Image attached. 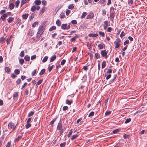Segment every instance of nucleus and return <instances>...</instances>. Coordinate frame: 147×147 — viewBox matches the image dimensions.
Returning <instances> with one entry per match:
<instances>
[{"label":"nucleus","mask_w":147,"mask_h":147,"mask_svg":"<svg viewBox=\"0 0 147 147\" xmlns=\"http://www.w3.org/2000/svg\"><path fill=\"white\" fill-rule=\"evenodd\" d=\"M45 28V27L44 24L41 25L38 28V31L37 33V36H39L40 37L41 35L43 32Z\"/></svg>","instance_id":"nucleus-1"},{"label":"nucleus","mask_w":147,"mask_h":147,"mask_svg":"<svg viewBox=\"0 0 147 147\" xmlns=\"http://www.w3.org/2000/svg\"><path fill=\"white\" fill-rule=\"evenodd\" d=\"M57 130L60 131V135H62L64 131V130L63 129L62 125L61 122H59L58 123L57 127Z\"/></svg>","instance_id":"nucleus-2"},{"label":"nucleus","mask_w":147,"mask_h":147,"mask_svg":"<svg viewBox=\"0 0 147 147\" xmlns=\"http://www.w3.org/2000/svg\"><path fill=\"white\" fill-rule=\"evenodd\" d=\"M112 70L111 69H108L106 72V74L105 75H106V79L108 80L111 77V74L112 73Z\"/></svg>","instance_id":"nucleus-3"},{"label":"nucleus","mask_w":147,"mask_h":147,"mask_svg":"<svg viewBox=\"0 0 147 147\" xmlns=\"http://www.w3.org/2000/svg\"><path fill=\"white\" fill-rule=\"evenodd\" d=\"M16 125L12 123H9L8 125V128L9 129H12L13 131L16 128Z\"/></svg>","instance_id":"nucleus-4"},{"label":"nucleus","mask_w":147,"mask_h":147,"mask_svg":"<svg viewBox=\"0 0 147 147\" xmlns=\"http://www.w3.org/2000/svg\"><path fill=\"white\" fill-rule=\"evenodd\" d=\"M100 54L103 57H105V59L107 58V52L106 50H105L101 51Z\"/></svg>","instance_id":"nucleus-5"},{"label":"nucleus","mask_w":147,"mask_h":147,"mask_svg":"<svg viewBox=\"0 0 147 147\" xmlns=\"http://www.w3.org/2000/svg\"><path fill=\"white\" fill-rule=\"evenodd\" d=\"M103 26L105 30H106L108 26V25L109 24L108 22L107 21H106L104 22Z\"/></svg>","instance_id":"nucleus-6"},{"label":"nucleus","mask_w":147,"mask_h":147,"mask_svg":"<svg viewBox=\"0 0 147 147\" xmlns=\"http://www.w3.org/2000/svg\"><path fill=\"white\" fill-rule=\"evenodd\" d=\"M105 46V45L102 42L101 44H98V47L99 49L100 50L103 49Z\"/></svg>","instance_id":"nucleus-7"},{"label":"nucleus","mask_w":147,"mask_h":147,"mask_svg":"<svg viewBox=\"0 0 147 147\" xmlns=\"http://www.w3.org/2000/svg\"><path fill=\"white\" fill-rule=\"evenodd\" d=\"M94 16V15L92 13H90L87 16V19L93 18Z\"/></svg>","instance_id":"nucleus-8"},{"label":"nucleus","mask_w":147,"mask_h":147,"mask_svg":"<svg viewBox=\"0 0 147 147\" xmlns=\"http://www.w3.org/2000/svg\"><path fill=\"white\" fill-rule=\"evenodd\" d=\"M7 15L5 13L4 14L2 15L1 17V18L2 20L3 21H4L5 20V18L7 17Z\"/></svg>","instance_id":"nucleus-9"},{"label":"nucleus","mask_w":147,"mask_h":147,"mask_svg":"<svg viewBox=\"0 0 147 147\" xmlns=\"http://www.w3.org/2000/svg\"><path fill=\"white\" fill-rule=\"evenodd\" d=\"M67 26V24H63L61 25V28L62 29H63V30L66 29Z\"/></svg>","instance_id":"nucleus-10"},{"label":"nucleus","mask_w":147,"mask_h":147,"mask_svg":"<svg viewBox=\"0 0 147 147\" xmlns=\"http://www.w3.org/2000/svg\"><path fill=\"white\" fill-rule=\"evenodd\" d=\"M45 7L44 6L42 9L40 10V14H42L45 11Z\"/></svg>","instance_id":"nucleus-11"},{"label":"nucleus","mask_w":147,"mask_h":147,"mask_svg":"<svg viewBox=\"0 0 147 147\" xmlns=\"http://www.w3.org/2000/svg\"><path fill=\"white\" fill-rule=\"evenodd\" d=\"M88 35L90 37H96L98 36V35L96 34H90Z\"/></svg>","instance_id":"nucleus-12"},{"label":"nucleus","mask_w":147,"mask_h":147,"mask_svg":"<svg viewBox=\"0 0 147 147\" xmlns=\"http://www.w3.org/2000/svg\"><path fill=\"white\" fill-rule=\"evenodd\" d=\"M30 0H22L21 2V6L25 4L26 3H28Z\"/></svg>","instance_id":"nucleus-13"},{"label":"nucleus","mask_w":147,"mask_h":147,"mask_svg":"<svg viewBox=\"0 0 147 147\" xmlns=\"http://www.w3.org/2000/svg\"><path fill=\"white\" fill-rule=\"evenodd\" d=\"M29 15L27 13L25 14H24L22 15V18L24 19H26Z\"/></svg>","instance_id":"nucleus-14"},{"label":"nucleus","mask_w":147,"mask_h":147,"mask_svg":"<svg viewBox=\"0 0 147 147\" xmlns=\"http://www.w3.org/2000/svg\"><path fill=\"white\" fill-rule=\"evenodd\" d=\"M41 1L40 0H36L35 3L36 5H39L41 4Z\"/></svg>","instance_id":"nucleus-15"},{"label":"nucleus","mask_w":147,"mask_h":147,"mask_svg":"<svg viewBox=\"0 0 147 147\" xmlns=\"http://www.w3.org/2000/svg\"><path fill=\"white\" fill-rule=\"evenodd\" d=\"M56 56L55 55H54L53 57H51L50 59V62L53 61L56 58Z\"/></svg>","instance_id":"nucleus-16"},{"label":"nucleus","mask_w":147,"mask_h":147,"mask_svg":"<svg viewBox=\"0 0 147 147\" xmlns=\"http://www.w3.org/2000/svg\"><path fill=\"white\" fill-rule=\"evenodd\" d=\"M24 59L26 61H29L30 60V57L28 55H26L24 57Z\"/></svg>","instance_id":"nucleus-17"},{"label":"nucleus","mask_w":147,"mask_h":147,"mask_svg":"<svg viewBox=\"0 0 147 147\" xmlns=\"http://www.w3.org/2000/svg\"><path fill=\"white\" fill-rule=\"evenodd\" d=\"M115 12H112L110 14V18L111 19L113 18L115 16Z\"/></svg>","instance_id":"nucleus-18"},{"label":"nucleus","mask_w":147,"mask_h":147,"mask_svg":"<svg viewBox=\"0 0 147 147\" xmlns=\"http://www.w3.org/2000/svg\"><path fill=\"white\" fill-rule=\"evenodd\" d=\"M94 57L96 59H99L100 58V56L98 53H96L94 55Z\"/></svg>","instance_id":"nucleus-19"},{"label":"nucleus","mask_w":147,"mask_h":147,"mask_svg":"<svg viewBox=\"0 0 147 147\" xmlns=\"http://www.w3.org/2000/svg\"><path fill=\"white\" fill-rule=\"evenodd\" d=\"M5 71L8 73L11 70L9 67H7L5 68Z\"/></svg>","instance_id":"nucleus-20"},{"label":"nucleus","mask_w":147,"mask_h":147,"mask_svg":"<svg viewBox=\"0 0 147 147\" xmlns=\"http://www.w3.org/2000/svg\"><path fill=\"white\" fill-rule=\"evenodd\" d=\"M13 20V18L12 17H10L8 19L7 21L9 23L11 22Z\"/></svg>","instance_id":"nucleus-21"},{"label":"nucleus","mask_w":147,"mask_h":147,"mask_svg":"<svg viewBox=\"0 0 147 147\" xmlns=\"http://www.w3.org/2000/svg\"><path fill=\"white\" fill-rule=\"evenodd\" d=\"M45 69H42L41 70L40 72L39 75L40 76H42V75L45 72Z\"/></svg>","instance_id":"nucleus-22"},{"label":"nucleus","mask_w":147,"mask_h":147,"mask_svg":"<svg viewBox=\"0 0 147 147\" xmlns=\"http://www.w3.org/2000/svg\"><path fill=\"white\" fill-rule=\"evenodd\" d=\"M78 37V36L76 35L73 38H71V42L74 41L76 39H77Z\"/></svg>","instance_id":"nucleus-23"},{"label":"nucleus","mask_w":147,"mask_h":147,"mask_svg":"<svg viewBox=\"0 0 147 147\" xmlns=\"http://www.w3.org/2000/svg\"><path fill=\"white\" fill-rule=\"evenodd\" d=\"M9 7L10 9H12L14 7V5L13 3H11L9 4Z\"/></svg>","instance_id":"nucleus-24"},{"label":"nucleus","mask_w":147,"mask_h":147,"mask_svg":"<svg viewBox=\"0 0 147 147\" xmlns=\"http://www.w3.org/2000/svg\"><path fill=\"white\" fill-rule=\"evenodd\" d=\"M22 137V136H19L14 141L15 142H18L20 139Z\"/></svg>","instance_id":"nucleus-25"},{"label":"nucleus","mask_w":147,"mask_h":147,"mask_svg":"<svg viewBox=\"0 0 147 147\" xmlns=\"http://www.w3.org/2000/svg\"><path fill=\"white\" fill-rule=\"evenodd\" d=\"M18 96V93L17 92H15L13 95V98L15 99Z\"/></svg>","instance_id":"nucleus-26"},{"label":"nucleus","mask_w":147,"mask_h":147,"mask_svg":"<svg viewBox=\"0 0 147 147\" xmlns=\"http://www.w3.org/2000/svg\"><path fill=\"white\" fill-rule=\"evenodd\" d=\"M106 66V61H103L102 64V68H103L105 67Z\"/></svg>","instance_id":"nucleus-27"},{"label":"nucleus","mask_w":147,"mask_h":147,"mask_svg":"<svg viewBox=\"0 0 147 147\" xmlns=\"http://www.w3.org/2000/svg\"><path fill=\"white\" fill-rule=\"evenodd\" d=\"M15 74L16 75H18L20 74V71L18 69H16L14 71Z\"/></svg>","instance_id":"nucleus-28"},{"label":"nucleus","mask_w":147,"mask_h":147,"mask_svg":"<svg viewBox=\"0 0 147 147\" xmlns=\"http://www.w3.org/2000/svg\"><path fill=\"white\" fill-rule=\"evenodd\" d=\"M31 126V125L30 123H27L25 125V127L26 129H28Z\"/></svg>","instance_id":"nucleus-29"},{"label":"nucleus","mask_w":147,"mask_h":147,"mask_svg":"<svg viewBox=\"0 0 147 147\" xmlns=\"http://www.w3.org/2000/svg\"><path fill=\"white\" fill-rule=\"evenodd\" d=\"M56 24L58 26H60V25H61V22L59 20H57L56 21Z\"/></svg>","instance_id":"nucleus-30"},{"label":"nucleus","mask_w":147,"mask_h":147,"mask_svg":"<svg viewBox=\"0 0 147 147\" xmlns=\"http://www.w3.org/2000/svg\"><path fill=\"white\" fill-rule=\"evenodd\" d=\"M78 135H73L71 138V140H73L74 139L78 137Z\"/></svg>","instance_id":"nucleus-31"},{"label":"nucleus","mask_w":147,"mask_h":147,"mask_svg":"<svg viewBox=\"0 0 147 147\" xmlns=\"http://www.w3.org/2000/svg\"><path fill=\"white\" fill-rule=\"evenodd\" d=\"M114 43H115V48H118L119 47L120 45V44L119 42H115Z\"/></svg>","instance_id":"nucleus-32"},{"label":"nucleus","mask_w":147,"mask_h":147,"mask_svg":"<svg viewBox=\"0 0 147 147\" xmlns=\"http://www.w3.org/2000/svg\"><path fill=\"white\" fill-rule=\"evenodd\" d=\"M86 14H87L86 12H84L82 15V16H81V18H84L85 17V16L86 15Z\"/></svg>","instance_id":"nucleus-33"},{"label":"nucleus","mask_w":147,"mask_h":147,"mask_svg":"<svg viewBox=\"0 0 147 147\" xmlns=\"http://www.w3.org/2000/svg\"><path fill=\"white\" fill-rule=\"evenodd\" d=\"M48 57L47 56H45L42 60V61L43 63L46 62L47 60Z\"/></svg>","instance_id":"nucleus-34"},{"label":"nucleus","mask_w":147,"mask_h":147,"mask_svg":"<svg viewBox=\"0 0 147 147\" xmlns=\"http://www.w3.org/2000/svg\"><path fill=\"white\" fill-rule=\"evenodd\" d=\"M5 40V38L3 37H2L0 38V43H3Z\"/></svg>","instance_id":"nucleus-35"},{"label":"nucleus","mask_w":147,"mask_h":147,"mask_svg":"<svg viewBox=\"0 0 147 147\" xmlns=\"http://www.w3.org/2000/svg\"><path fill=\"white\" fill-rule=\"evenodd\" d=\"M56 29V27L55 26H53L52 27H51L49 29V30L50 31H52L53 30H55Z\"/></svg>","instance_id":"nucleus-36"},{"label":"nucleus","mask_w":147,"mask_h":147,"mask_svg":"<svg viewBox=\"0 0 147 147\" xmlns=\"http://www.w3.org/2000/svg\"><path fill=\"white\" fill-rule=\"evenodd\" d=\"M131 120V119L130 118L127 119L125 121V123H127L129 122Z\"/></svg>","instance_id":"nucleus-37"},{"label":"nucleus","mask_w":147,"mask_h":147,"mask_svg":"<svg viewBox=\"0 0 147 147\" xmlns=\"http://www.w3.org/2000/svg\"><path fill=\"white\" fill-rule=\"evenodd\" d=\"M72 102V100H71L70 101H69L68 100H66V103L69 105H70Z\"/></svg>","instance_id":"nucleus-38"},{"label":"nucleus","mask_w":147,"mask_h":147,"mask_svg":"<svg viewBox=\"0 0 147 147\" xmlns=\"http://www.w3.org/2000/svg\"><path fill=\"white\" fill-rule=\"evenodd\" d=\"M20 55L21 57H23L24 55V51H22L20 53Z\"/></svg>","instance_id":"nucleus-39"},{"label":"nucleus","mask_w":147,"mask_h":147,"mask_svg":"<svg viewBox=\"0 0 147 147\" xmlns=\"http://www.w3.org/2000/svg\"><path fill=\"white\" fill-rule=\"evenodd\" d=\"M98 33L102 37L105 36V34L104 32H102L101 31H99Z\"/></svg>","instance_id":"nucleus-40"},{"label":"nucleus","mask_w":147,"mask_h":147,"mask_svg":"<svg viewBox=\"0 0 147 147\" xmlns=\"http://www.w3.org/2000/svg\"><path fill=\"white\" fill-rule=\"evenodd\" d=\"M35 15V14L34 13H32L30 16V20H31L32 19H33L34 18V16Z\"/></svg>","instance_id":"nucleus-41"},{"label":"nucleus","mask_w":147,"mask_h":147,"mask_svg":"<svg viewBox=\"0 0 147 147\" xmlns=\"http://www.w3.org/2000/svg\"><path fill=\"white\" fill-rule=\"evenodd\" d=\"M20 3V1L19 0H18L16 1V2L15 3L16 6V7H18V5Z\"/></svg>","instance_id":"nucleus-42"},{"label":"nucleus","mask_w":147,"mask_h":147,"mask_svg":"<svg viewBox=\"0 0 147 147\" xmlns=\"http://www.w3.org/2000/svg\"><path fill=\"white\" fill-rule=\"evenodd\" d=\"M125 35V32H124L123 31L120 35V36L121 38L123 37Z\"/></svg>","instance_id":"nucleus-43"},{"label":"nucleus","mask_w":147,"mask_h":147,"mask_svg":"<svg viewBox=\"0 0 147 147\" xmlns=\"http://www.w3.org/2000/svg\"><path fill=\"white\" fill-rule=\"evenodd\" d=\"M42 80H39L36 84V86L39 85L42 82Z\"/></svg>","instance_id":"nucleus-44"},{"label":"nucleus","mask_w":147,"mask_h":147,"mask_svg":"<svg viewBox=\"0 0 147 147\" xmlns=\"http://www.w3.org/2000/svg\"><path fill=\"white\" fill-rule=\"evenodd\" d=\"M36 9V6H33L31 8V11H34Z\"/></svg>","instance_id":"nucleus-45"},{"label":"nucleus","mask_w":147,"mask_h":147,"mask_svg":"<svg viewBox=\"0 0 147 147\" xmlns=\"http://www.w3.org/2000/svg\"><path fill=\"white\" fill-rule=\"evenodd\" d=\"M24 59H19V62L22 65L24 63Z\"/></svg>","instance_id":"nucleus-46"},{"label":"nucleus","mask_w":147,"mask_h":147,"mask_svg":"<svg viewBox=\"0 0 147 147\" xmlns=\"http://www.w3.org/2000/svg\"><path fill=\"white\" fill-rule=\"evenodd\" d=\"M72 132H73V131H72V130L71 129L67 135V137L68 138L72 134Z\"/></svg>","instance_id":"nucleus-47"},{"label":"nucleus","mask_w":147,"mask_h":147,"mask_svg":"<svg viewBox=\"0 0 147 147\" xmlns=\"http://www.w3.org/2000/svg\"><path fill=\"white\" fill-rule=\"evenodd\" d=\"M34 112L33 111L30 112L29 114L28 117H30L32 116L34 114Z\"/></svg>","instance_id":"nucleus-48"},{"label":"nucleus","mask_w":147,"mask_h":147,"mask_svg":"<svg viewBox=\"0 0 147 147\" xmlns=\"http://www.w3.org/2000/svg\"><path fill=\"white\" fill-rule=\"evenodd\" d=\"M53 65H52L51 66H49L48 68V69L49 71V72H50L51 71V70H52V69H53Z\"/></svg>","instance_id":"nucleus-49"},{"label":"nucleus","mask_w":147,"mask_h":147,"mask_svg":"<svg viewBox=\"0 0 147 147\" xmlns=\"http://www.w3.org/2000/svg\"><path fill=\"white\" fill-rule=\"evenodd\" d=\"M71 22L72 24H76L77 23V22L76 20H72L71 21Z\"/></svg>","instance_id":"nucleus-50"},{"label":"nucleus","mask_w":147,"mask_h":147,"mask_svg":"<svg viewBox=\"0 0 147 147\" xmlns=\"http://www.w3.org/2000/svg\"><path fill=\"white\" fill-rule=\"evenodd\" d=\"M38 24V23L37 22H35L32 25V26L33 27H35L36 25Z\"/></svg>","instance_id":"nucleus-51"},{"label":"nucleus","mask_w":147,"mask_h":147,"mask_svg":"<svg viewBox=\"0 0 147 147\" xmlns=\"http://www.w3.org/2000/svg\"><path fill=\"white\" fill-rule=\"evenodd\" d=\"M74 6L72 4H71L68 6V8L69 9H73Z\"/></svg>","instance_id":"nucleus-52"},{"label":"nucleus","mask_w":147,"mask_h":147,"mask_svg":"<svg viewBox=\"0 0 147 147\" xmlns=\"http://www.w3.org/2000/svg\"><path fill=\"white\" fill-rule=\"evenodd\" d=\"M36 72V69L34 70L32 73L31 74L32 76H34Z\"/></svg>","instance_id":"nucleus-53"},{"label":"nucleus","mask_w":147,"mask_h":147,"mask_svg":"<svg viewBox=\"0 0 147 147\" xmlns=\"http://www.w3.org/2000/svg\"><path fill=\"white\" fill-rule=\"evenodd\" d=\"M94 114V112L93 111H92L88 115V117L93 116Z\"/></svg>","instance_id":"nucleus-54"},{"label":"nucleus","mask_w":147,"mask_h":147,"mask_svg":"<svg viewBox=\"0 0 147 147\" xmlns=\"http://www.w3.org/2000/svg\"><path fill=\"white\" fill-rule=\"evenodd\" d=\"M111 111H107L105 114V115H110L111 113Z\"/></svg>","instance_id":"nucleus-55"},{"label":"nucleus","mask_w":147,"mask_h":147,"mask_svg":"<svg viewBox=\"0 0 147 147\" xmlns=\"http://www.w3.org/2000/svg\"><path fill=\"white\" fill-rule=\"evenodd\" d=\"M66 145L65 142H63L61 143L60 144V146L61 147H64Z\"/></svg>","instance_id":"nucleus-56"},{"label":"nucleus","mask_w":147,"mask_h":147,"mask_svg":"<svg viewBox=\"0 0 147 147\" xmlns=\"http://www.w3.org/2000/svg\"><path fill=\"white\" fill-rule=\"evenodd\" d=\"M11 144V142H8L6 146V147H10Z\"/></svg>","instance_id":"nucleus-57"},{"label":"nucleus","mask_w":147,"mask_h":147,"mask_svg":"<svg viewBox=\"0 0 147 147\" xmlns=\"http://www.w3.org/2000/svg\"><path fill=\"white\" fill-rule=\"evenodd\" d=\"M36 57V55H35L32 56L31 57V60H33L35 59Z\"/></svg>","instance_id":"nucleus-58"},{"label":"nucleus","mask_w":147,"mask_h":147,"mask_svg":"<svg viewBox=\"0 0 147 147\" xmlns=\"http://www.w3.org/2000/svg\"><path fill=\"white\" fill-rule=\"evenodd\" d=\"M112 28L111 27H108L107 30V31L111 32Z\"/></svg>","instance_id":"nucleus-59"},{"label":"nucleus","mask_w":147,"mask_h":147,"mask_svg":"<svg viewBox=\"0 0 147 147\" xmlns=\"http://www.w3.org/2000/svg\"><path fill=\"white\" fill-rule=\"evenodd\" d=\"M55 121V119H53V120H52L50 123V125H51V126L54 123Z\"/></svg>","instance_id":"nucleus-60"},{"label":"nucleus","mask_w":147,"mask_h":147,"mask_svg":"<svg viewBox=\"0 0 147 147\" xmlns=\"http://www.w3.org/2000/svg\"><path fill=\"white\" fill-rule=\"evenodd\" d=\"M21 80L20 79H19L16 81V83L17 84H18L21 83Z\"/></svg>","instance_id":"nucleus-61"},{"label":"nucleus","mask_w":147,"mask_h":147,"mask_svg":"<svg viewBox=\"0 0 147 147\" xmlns=\"http://www.w3.org/2000/svg\"><path fill=\"white\" fill-rule=\"evenodd\" d=\"M31 117H30L28 118L27 121L26 123H30V122L31 121Z\"/></svg>","instance_id":"nucleus-62"},{"label":"nucleus","mask_w":147,"mask_h":147,"mask_svg":"<svg viewBox=\"0 0 147 147\" xmlns=\"http://www.w3.org/2000/svg\"><path fill=\"white\" fill-rule=\"evenodd\" d=\"M66 62V60L65 59L63 60L61 62V65H63Z\"/></svg>","instance_id":"nucleus-63"},{"label":"nucleus","mask_w":147,"mask_h":147,"mask_svg":"<svg viewBox=\"0 0 147 147\" xmlns=\"http://www.w3.org/2000/svg\"><path fill=\"white\" fill-rule=\"evenodd\" d=\"M47 2L46 1L44 0L42 1V4L44 5H47Z\"/></svg>","instance_id":"nucleus-64"}]
</instances>
